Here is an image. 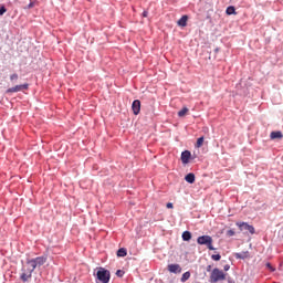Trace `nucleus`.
<instances>
[{
    "label": "nucleus",
    "mask_w": 283,
    "mask_h": 283,
    "mask_svg": "<svg viewBox=\"0 0 283 283\" xmlns=\"http://www.w3.org/2000/svg\"><path fill=\"white\" fill-rule=\"evenodd\" d=\"M182 240H184L185 242H189V240H191V232L185 231V232L182 233Z\"/></svg>",
    "instance_id": "obj_14"
},
{
    "label": "nucleus",
    "mask_w": 283,
    "mask_h": 283,
    "mask_svg": "<svg viewBox=\"0 0 283 283\" xmlns=\"http://www.w3.org/2000/svg\"><path fill=\"white\" fill-rule=\"evenodd\" d=\"M237 226L240 231H243L244 233H255V228H253V226H249V223L238 222Z\"/></svg>",
    "instance_id": "obj_5"
},
{
    "label": "nucleus",
    "mask_w": 283,
    "mask_h": 283,
    "mask_svg": "<svg viewBox=\"0 0 283 283\" xmlns=\"http://www.w3.org/2000/svg\"><path fill=\"white\" fill-rule=\"evenodd\" d=\"M132 109H133V113L135 114V116H138V114H140V101L135 99L133 102Z\"/></svg>",
    "instance_id": "obj_8"
},
{
    "label": "nucleus",
    "mask_w": 283,
    "mask_h": 283,
    "mask_svg": "<svg viewBox=\"0 0 283 283\" xmlns=\"http://www.w3.org/2000/svg\"><path fill=\"white\" fill-rule=\"evenodd\" d=\"M207 271H208V272H211V265H208V266H207Z\"/></svg>",
    "instance_id": "obj_29"
},
{
    "label": "nucleus",
    "mask_w": 283,
    "mask_h": 283,
    "mask_svg": "<svg viewBox=\"0 0 283 283\" xmlns=\"http://www.w3.org/2000/svg\"><path fill=\"white\" fill-rule=\"evenodd\" d=\"M48 262V258L45 256H38L35 259L27 261L25 264L22 266V274L21 280L23 282H28L30 277H32V273H34V269H41L43 264Z\"/></svg>",
    "instance_id": "obj_1"
},
{
    "label": "nucleus",
    "mask_w": 283,
    "mask_h": 283,
    "mask_svg": "<svg viewBox=\"0 0 283 283\" xmlns=\"http://www.w3.org/2000/svg\"><path fill=\"white\" fill-rule=\"evenodd\" d=\"M190 277H191V273L190 272H186L181 276V282H187V280H189Z\"/></svg>",
    "instance_id": "obj_18"
},
{
    "label": "nucleus",
    "mask_w": 283,
    "mask_h": 283,
    "mask_svg": "<svg viewBox=\"0 0 283 283\" xmlns=\"http://www.w3.org/2000/svg\"><path fill=\"white\" fill-rule=\"evenodd\" d=\"M95 275L98 282L109 283L111 274H109V271L105 270V268H97Z\"/></svg>",
    "instance_id": "obj_2"
},
{
    "label": "nucleus",
    "mask_w": 283,
    "mask_h": 283,
    "mask_svg": "<svg viewBox=\"0 0 283 283\" xmlns=\"http://www.w3.org/2000/svg\"><path fill=\"white\" fill-rule=\"evenodd\" d=\"M266 269H270V271H275V268H272L271 263H266L265 264Z\"/></svg>",
    "instance_id": "obj_25"
},
{
    "label": "nucleus",
    "mask_w": 283,
    "mask_h": 283,
    "mask_svg": "<svg viewBox=\"0 0 283 283\" xmlns=\"http://www.w3.org/2000/svg\"><path fill=\"white\" fill-rule=\"evenodd\" d=\"M23 90H28V84H21V85H15L13 87H10L7 90V94H14L17 92H23Z\"/></svg>",
    "instance_id": "obj_6"
},
{
    "label": "nucleus",
    "mask_w": 283,
    "mask_h": 283,
    "mask_svg": "<svg viewBox=\"0 0 283 283\" xmlns=\"http://www.w3.org/2000/svg\"><path fill=\"white\" fill-rule=\"evenodd\" d=\"M226 12L227 14H235V7H228Z\"/></svg>",
    "instance_id": "obj_19"
},
{
    "label": "nucleus",
    "mask_w": 283,
    "mask_h": 283,
    "mask_svg": "<svg viewBox=\"0 0 283 283\" xmlns=\"http://www.w3.org/2000/svg\"><path fill=\"white\" fill-rule=\"evenodd\" d=\"M148 12L147 11H144L143 12V17H147Z\"/></svg>",
    "instance_id": "obj_30"
},
{
    "label": "nucleus",
    "mask_w": 283,
    "mask_h": 283,
    "mask_svg": "<svg viewBox=\"0 0 283 283\" xmlns=\"http://www.w3.org/2000/svg\"><path fill=\"white\" fill-rule=\"evenodd\" d=\"M28 8H29V9H30V8H34V2H30L29 6H28Z\"/></svg>",
    "instance_id": "obj_28"
},
{
    "label": "nucleus",
    "mask_w": 283,
    "mask_h": 283,
    "mask_svg": "<svg viewBox=\"0 0 283 283\" xmlns=\"http://www.w3.org/2000/svg\"><path fill=\"white\" fill-rule=\"evenodd\" d=\"M187 21H189V17L182 15L181 19L178 20L177 24L180 28H186L187 27Z\"/></svg>",
    "instance_id": "obj_11"
},
{
    "label": "nucleus",
    "mask_w": 283,
    "mask_h": 283,
    "mask_svg": "<svg viewBox=\"0 0 283 283\" xmlns=\"http://www.w3.org/2000/svg\"><path fill=\"white\" fill-rule=\"evenodd\" d=\"M202 145H205V137H200V138L197 139L196 147L198 149H200V147H202Z\"/></svg>",
    "instance_id": "obj_16"
},
{
    "label": "nucleus",
    "mask_w": 283,
    "mask_h": 283,
    "mask_svg": "<svg viewBox=\"0 0 283 283\" xmlns=\"http://www.w3.org/2000/svg\"><path fill=\"white\" fill-rule=\"evenodd\" d=\"M116 275L117 277H123V275H125V272L123 270H117Z\"/></svg>",
    "instance_id": "obj_21"
},
{
    "label": "nucleus",
    "mask_w": 283,
    "mask_h": 283,
    "mask_svg": "<svg viewBox=\"0 0 283 283\" xmlns=\"http://www.w3.org/2000/svg\"><path fill=\"white\" fill-rule=\"evenodd\" d=\"M166 207H167V209H174V203L168 202V203L166 205Z\"/></svg>",
    "instance_id": "obj_26"
},
{
    "label": "nucleus",
    "mask_w": 283,
    "mask_h": 283,
    "mask_svg": "<svg viewBox=\"0 0 283 283\" xmlns=\"http://www.w3.org/2000/svg\"><path fill=\"white\" fill-rule=\"evenodd\" d=\"M18 80H19V75L17 73L10 76V81H18Z\"/></svg>",
    "instance_id": "obj_23"
},
{
    "label": "nucleus",
    "mask_w": 283,
    "mask_h": 283,
    "mask_svg": "<svg viewBox=\"0 0 283 283\" xmlns=\"http://www.w3.org/2000/svg\"><path fill=\"white\" fill-rule=\"evenodd\" d=\"M234 258H237V260H249V258H251V254L249 253V251H243L235 253Z\"/></svg>",
    "instance_id": "obj_10"
},
{
    "label": "nucleus",
    "mask_w": 283,
    "mask_h": 283,
    "mask_svg": "<svg viewBox=\"0 0 283 283\" xmlns=\"http://www.w3.org/2000/svg\"><path fill=\"white\" fill-rule=\"evenodd\" d=\"M224 272H222L220 269L216 268L212 270L210 275V282H220L222 280H226Z\"/></svg>",
    "instance_id": "obj_4"
},
{
    "label": "nucleus",
    "mask_w": 283,
    "mask_h": 283,
    "mask_svg": "<svg viewBox=\"0 0 283 283\" xmlns=\"http://www.w3.org/2000/svg\"><path fill=\"white\" fill-rule=\"evenodd\" d=\"M185 180L189 182V185H193L196 182V175L190 172L185 177Z\"/></svg>",
    "instance_id": "obj_12"
},
{
    "label": "nucleus",
    "mask_w": 283,
    "mask_h": 283,
    "mask_svg": "<svg viewBox=\"0 0 283 283\" xmlns=\"http://www.w3.org/2000/svg\"><path fill=\"white\" fill-rule=\"evenodd\" d=\"M221 258L222 256L220 254H212L211 255V259L214 260V262H220Z\"/></svg>",
    "instance_id": "obj_20"
},
{
    "label": "nucleus",
    "mask_w": 283,
    "mask_h": 283,
    "mask_svg": "<svg viewBox=\"0 0 283 283\" xmlns=\"http://www.w3.org/2000/svg\"><path fill=\"white\" fill-rule=\"evenodd\" d=\"M125 255H127V250L125 248H120L118 251H117V256L118 258H125Z\"/></svg>",
    "instance_id": "obj_15"
},
{
    "label": "nucleus",
    "mask_w": 283,
    "mask_h": 283,
    "mask_svg": "<svg viewBox=\"0 0 283 283\" xmlns=\"http://www.w3.org/2000/svg\"><path fill=\"white\" fill-rule=\"evenodd\" d=\"M168 271L170 273H182V268L180 266V264H169Z\"/></svg>",
    "instance_id": "obj_9"
},
{
    "label": "nucleus",
    "mask_w": 283,
    "mask_h": 283,
    "mask_svg": "<svg viewBox=\"0 0 283 283\" xmlns=\"http://www.w3.org/2000/svg\"><path fill=\"white\" fill-rule=\"evenodd\" d=\"M270 138L272 140H275V138H282V132H272Z\"/></svg>",
    "instance_id": "obj_13"
},
{
    "label": "nucleus",
    "mask_w": 283,
    "mask_h": 283,
    "mask_svg": "<svg viewBox=\"0 0 283 283\" xmlns=\"http://www.w3.org/2000/svg\"><path fill=\"white\" fill-rule=\"evenodd\" d=\"M4 12H8V10L6 9V7L1 6L0 7V17H3Z\"/></svg>",
    "instance_id": "obj_22"
},
{
    "label": "nucleus",
    "mask_w": 283,
    "mask_h": 283,
    "mask_svg": "<svg viewBox=\"0 0 283 283\" xmlns=\"http://www.w3.org/2000/svg\"><path fill=\"white\" fill-rule=\"evenodd\" d=\"M229 269H231V265H229V264H226V265L223 266V270H224V271H229Z\"/></svg>",
    "instance_id": "obj_27"
},
{
    "label": "nucleus",
    "mask_w": 283,
    "mask_h": 283,
    "mask_svg": "<svg viewBox=\"0 0 283 283\" xmlns=\"http://www.w3.org/2000/svg\"><path fill=\"white\" fill-rule=\"evenodd\" d=\"M190 158H191V151L185 150L181 153V161L184 165H189Z\"/></svg>",
    "instance_id": "obj_7"
},
{
    "label": "nucleus",
    "mask_w": 283,
    "mask_h": 283,
    "mask_svg": "<svg viewBox=\"0 0 283 283\" xmlns=\"http://www.w3.org/2000/svg\"><path fill=\"white\" fill-rule=\"evenodd\" d=\"M198 244H205L210 251H216L213 248V239L209 235H202L197 239Z\"/></svg>",
    "instance_id": "obj_3"
},
{
    "label": "nucleus",
    "mask_w": 283,
    "mask_h": 283,
    "mask_svg": "<svg viewBox=\"0 0 283 283\" xmlns=\"http://www.w3.org/2000/svg\"><path fill=\"white\" fill-rule=\"evenodd\" d=\"M188 112H189V108L184 107L181 111L178 112V116L182 118V116H187Z\"/></svg>",
    "instance_id": "obj_17"
},
{
    "label": "nucleus",
    "mask_w": 283,
    "mask_h": 283,
    "mask_svg": "<svg viewBox=\"0 0 283 283\" xmlns=\"http://www.w3.org/2000/svg\"><path fill=\"white\" fill-rule=\"evenodd\" d=\"M227 235H228V238H231V237L235 235V231H233V230H228V231H227Z\"/></svg>",
    "instance_id": "obj_24"
}]
</instances>
